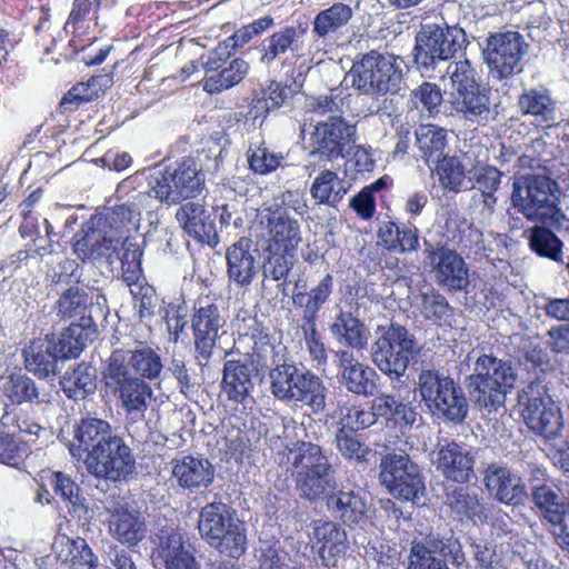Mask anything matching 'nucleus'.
Masks as SVG:
<instances>
[{"label": "nucleus", "mask_w": 569, "mask_h": 569, "mask_svg": "<svg viewBox=\"0 0 569 569\" xmlns=\"http://www.w3.org/2000/svg\"><path fill=\"white\" fill-rule=\"evenodd\" d=\"M466 365L471 370L466 383L475 406L488 413L503 408L507 393L517 380L511 363L492 353L472 349L466 357Z\"/></svg>", "instance_id": "nucleus-1"}, {"label": "nucleus", "mask_w": 569, "mask_h": 569, "mask_svg": "<svg viewBox=\"0 0 569 569\" xmlns=\"http://www.w3.org/2000/svg\"><path fill=\"white\" fill-rule=\"evenodd\" d=\"M271 395L279 401L307 406L312 413L320 415L327 406L329 392L323 380L292 360L280 362L272 359L268 372Z\"/></svg>", "instance_id": "nucleus-2"}, {"label": "nucleus", "mask_w": 569, "mask_h": 569, "mask_svg": "<svg viewBox=\"0 0 569 569\" xmlns=\"http://www.w3.org/2000/svg\"><path fill=\"white\" fill-rule=\"evenodd\" d=\"M292 473L296 489L303 499L315 501L323 497L333 485L335 467L329 462L320 446L298 441L284 453Z\"/></svg>", "instance_id": "nucleus-3"}, {"label": "nucleus", "mask_w": 569, "mask_h": 569, "mask_svg": "<svg viewBox=\"0 0 569 569\" xmlns=\"http://www.w3.org/2000/svg\"><path fill=\"white\" fill-rule=\"evenodd\" d=\"M198 530L200 537L221 555L238 559L246 552L244 523L223 502H209L201 508Z\"/></svg>", "instance_id": "nucleus-4"}, {"label": "nucleus", "mask_w": 569, "mask_h": 569, "mask_svg": "<svg viewBox=\"0 0 569 569\" xmlns=\"http://www.w3.org/2000/svg\"><path fill=\"white\" fill-rule=\"evenodd\" d=\"M402 60L371 50L356 60L349 71L352 88L366 96L397 94L403 84Z\"/></svg>", "instance_id": "nucleus-5"}, {"label": "nucleus", "mask_w": 569, "mask_h": 569, "mask_svg": "<svg viewBox=\"0 0 569 569\" xmlns=\"http://www.w3.org/2000/svg\"><path fill=\"white\" fill-rule=\"evenodd\" d=\"M557 190L556 181L546 174H525L512 183L511 204L530 221L558 220Z\"/></svg>", "instance_id": "nucleus-6"}, {"label": "nucleus", "mask_w": 569, "mask_h": 569, "mask_svg": "<svg viewBox=\"0 0 569 569\" xmlns=\"http://www.w3.org/2000/svg\"><path fill=\"white\" fill-rule=\"evenodd\" d=\"M419 352L420 346L415 336L399 323L381 329L370 348L372 362L392 380L405 376L410 360Z\"/></svg>", "instance_id": "nucleus-7"}, {"label": "nucleus", "mask_w": 569, "mask_h": 569, "mask_svg": "<svg viewBox=\"0 0 569 569\" xmlns=\"http://www.w3.org/2000/svg\"><path fill=\"white\" fill-rule=\"evenodd\" d=\"M550 380L542 373L518 393V405L526 425L536 433L552 438L558 435L560 411L550 393Z\"/></svg>", "instance_id": "nucleus-8"}, {"label": "nucleus", "mask_w": 569, "mask_h": 569, "mask_svg": "<svg viewBox=\"0 0 569 569\" xmlns=\"http://www.w3.org/2000/svg\"><path fill=\"white\" fill-rule=\"evenodd\" d=\"M467 43L466 32L458 26L422 24L416 36L415 63L420 70L428 72L438 63L453 58Z\"/></svg>", "instance_id": "nucleus-9"}, {"label": "nucleus", "mask_w": 569, "mask_h": 569, "mask_svg": "<svg viewBox=\"0 0 569 569\" xmlns=\"http://www.w3.org/2000/svg\"><path fill=\"white\" fill-rule=\"evenodd\" d=\"M102 381L106 390L116 398L126 415L131 418H142L152 398L150 385L123 366V359L118 362L104 361Z\"/></svg>", "instance_id": "nucleus-10"}, {"label": "nucleus", "mask_w": 569, "mask_h": 569, "mask_svg": "<svg viewBox=\"0 0 569 569\" xmlns=\"http://www.w3.org/2000/svg\"><path fill=\"white\" fill-rule=\"evenodd\" d=\"M379 481L396 499L417 503L425 496V477L406 452H388L379 463Z\"/></svg>", "instance_id": "nucleus-11"}, {"label": "nucleus", "mask_w": 569, "mask_h": 569, "mask_svg": "<svg viewBox=\"0 0 569 569\" xmlns=\"http://www.w3.org/2000/svg\"><path fill=\"white\" fill-rule=\"evenodd\" d=\"M148 184L156 199L172 206L198 197L203 190L204 178L194 161L188 159L174 168L156 171L149 177Z\"/></svg>", "instance_id": "nucleus-12"}, {"label": "nucleus", "mask_w": 569, "mask_h": 569, "mask_svg": "<svg viewBox=\"0 0 569 569\" xmlns=\"http://www.w3.org/2000/svg\"><path fill=\"white\" fill-rule=\"evenodd\" d=\"M529 43L518 31L495 32L482 49L485 62L493 79L506 80L522 72Z\"/></svg>", "instance_id": "nucleus-13"}, {"label": "nucleus", "mask_w": 569, "mask_h": 569, "mask_svg": "<svg viewBox=\"0 0 569 569\" xmlns=\"http://www.w3.org/2000/svg\"><path fill=\"white\" fill-rule=\"evenodd\" d=\"M446 559L456 568L466 561L461 542L452 530L415 539L410 547L408 569H450Z\"/></svg>", "instance_id": "nucleus-14"}, {"label": "nucleus", "mask_w": 569, "mask_h": 569, "mask_svg": "<svg viewBox=\"0 0 569 569\" xmlns=\"http://www.w3.org/2000/svg\"><path fill=\"white\" fill-rule=\"evenodd\" d=\"M423 263L439 288L450 292H468L470 276L463 258L443 243L425 240Z\"/></svg>", "instance_id": "nucleus-15"}, {"label": "nucleus", "mask_w": 569, "mask_h": 569, "mask_svg": "<svg viewBox=\"0 0 569 569\" xmlns=\"http://www.w3.org/2000/svg\"><path fill=\"white\" fill-rule=\"evenodd\" d=\"M83 463L88 473L107 482L127 481L133 473L136 459L121 436L101 447L96 455L86 456Z\"/></svg>", "instance_id": "nucleus-16"}, {"label": "nucleus", "mask_w": 569, "mask_h": 569, "mask_svg": "<svg viewBox=\"0 0 569 569\" xmlns=\"http://www.w3.org/2000/svg\"><path fill=\"white\" fill-rule=\"evenodd\" d=\"M355 141L356 126L341 116H331L316 124L311 133L313 149L309 152V158L327 161L343 158Z\"/></svg>", "instance_id": "nucleus-17"}, {"label": "nucleus", "mask_w": 569, "mask_h": 569, "mask_svg": "<svg viewBox=\"0 0 569 569\" xmlns=\"http://www.w3.org/2000/svg\"><path fill=\"white\" fill-rule=\"evenodd\" d=\"M119 243L120 238L107 219L93 218L74 234L73 252L84 262L108 256Z\"/></svg>", "instance_id": "nucleus-18"}, {"label": "nucleus", "mask_w": 569, "mask_h": 569, "mask_svg": "<svg viewBox=\"0 0 569 569\" xmlns=\"http://www.w3.org/2000/svg\"><path fill=\"white\" fill-rule=\"evenodd\" d=\"M482 483L489 496L506 506L518 507L528 498L520 476L499 462L488 463L481 471Z\"/></svg>", "instance_id": "nucleus-19"}, {"label": "nucleus", "mask_w": 569, "mask_h": 569, "mask_svg": "<svg viewBox=\"0 0 569 569\" xmlns=\"http://www.w3.org/2000/svg\"><path fill=\"white\" fill-rule=\"evenodd\" d=\"M226 319L213 303L200 306L191 320L194 347L198 356L209 359L217 348L218 341L226 333Z\"/></svg>", "instance_id": "nucleus-20"}, {"label": "nucleus", "mask_w": 569, "mask_h": 569, "mask_svg": "<svg viewBox=\"0 0 569 569\" xmlns=\"http://www.w3.org/2000/svg\"><path fill=\"white\" fill-rule=\"evenodd\" d=\"M0 390L13 407L29 405L42 407L52 402L51 389L23 372H10L1 377Z\"/></svg>", "instance_id": "nucleus-21"}, {"label": "nucleus", "mask_w": 569, "mask_h": 569, "mask_svg": "<svg viewBox=\"0 0 569 569\" xmlns=\"http://www.w3.org/2000/svg\"><path fill=\"white\" fill-rule=\"evenodd\" d=\"M432 462L446 479L455 482L467 483L475 478L473 453L466 446L456 441L438 443Z\"/></svg>", "instance_id": "nucleus-22"}, {"label": "nucleus", "mask_w": 569, "mask_h": 569, "mask_svg": "<svg viewBox=\"0 0 569 569\" xmlns=\"http://www.w3.org/2000/svg\"><path fill=\"white\" fill-rule=\"evenodd\" d=\"M118 436L107 420L86 417L78 422L69 450L72 457L81 459L83 456L96 455Z\"/></svg>", "instance_id": "nucleus-23"}, {"label": "nucleus", "mask_w": 569, "mask_h": 569, "mask_svg": "<svg viewBox=\"0 0 569 569\" xmlns=\"http://www.w3.org/2000/svg\"><path fill=\"white\" fill-rule=\"evenodd\" d=\"M443 503L453 519L471 521L473 525L485 523L489 519L490 509L483 499L466 487L450 486L446 488Z\"/></svg>", "instance_id": "nucleus-24"}, {"label": "nucleus", "mask_w": 569, "mask_h": 569, "mask_svg": "<svg viewBox=\"0 0 569 569\" xmlns=\"http://www.w3.org/2000/svg\"><path fill=\"white\" fill-rule=\"evenodd\" d=\"M490 90L480 84L460 89L452 93V108L466 120L487 123L498 114L490 98Z\"/></svg>", "instance_id": "nucleus-25"}, {"label": "nucleus", "mask_w": 569, "mask_h": 569, "mask_svg": "<svg viewBox=\"0 0 569 569\" xmlns=\"http://www.w3.org/2000/svg\"><path fill=\"white\" fill-rule=\"evenodd\" d=\"M518 108L522 116L532 118V122L542 128H551L561 121L557 101L547 89H525L518 97Z\"/></svg>", "instance_id": "nucleus-26"}, {"label": "nucleus", "mask_w": 569, "mask_h": 569, "mask_svg": "<svg viewBox=\"0 0 569 569\" xmlns=\"http://www.w3.org/2000/svg\"><path fill=\"white\" fill-rule=\"evenodd\" d=\"M258 250L252 248L249 238H240L226 253L227 273L230 280L244 287L252 282L259 271Z\"/></svg>", "instance_id": "nucleus-27"}, {"label": "nucleus", "mask_w": 569, "mask_h": 569, "mask_svg": "<svg viewBox=\"0 0 569 569\" xmlns=\"http://www.w3.org/2000/svg\"><path fill=\"white\" fill-rule=\"evenodd\" d=\"M108 531L114 540L132 548L146 538L148 530L144 518L138 510L119 506L110 511Z\"/></svg>", "instance_id": "nucleus-28"}, {"label": "nucleus", "mask_w": 569, "mask_h": 569, "mask_svg": "<svg viewBox=\"0 0 569 569\" xmlns=\"http://www.w3.org/2000/svg\"><path fill=\"white\" fill-rule=\"evenodd\" d=\"M326 505L332 516L345 526L363 525L368 519V501L360 491L333 490L326 496Z\"/></svg>", "instance_id": "nucleus-29"}, {"label": "nucleus", "mask_w": 569, "mask_h": 569, "mask_svg": "<svg viewBox=\"0 0 569 569\" xmlns=\"http://www.w3.org/2000/svg\"><path fill=\"white\" fill-rule=\"evenodd\" d=\"M23 358L26 369L40 379L53 380L60 372L61 359L56 351L53 336L33 340L23 350Z\"/></svg>", "instance_id": "nucleus-30"}, {"label": "nucleus", "mask_w": 569, "mask_h": 569, "mask_svg": "<svg viewBox=\"0 0 569 569\" xmlns=\"http://www.w3.org/2000/svg\"><path fill=\"white\" fill-rule=\"evenodd\" d=\"M182 229L194 239L211 247L219 241L216 224L210 213L199 202L188 201L176 212Z\"/></svg>", "instance_id": "nucleus-31"}, {"label": "nucleus", "mask_w": 569, "mask_h": 569, "mask_svg": "<svg viewBox=\"0 0 569 569\" xmlns=\"http://www.w3.org/2000/svg\"><path fill=\"white\" fill-rule=\"evenodd\" d=\"M158 555L166 569H201L194 547L178 531L159 537Z\"/></svg>", "instance_id": "nucleus-32"}, {"label": "nucleus", "mask_w": 569, "mask_h": 569, "mask_svg": "<svg viewBox=\"0 0 569 569\" xmlns=\"http://www.w3.org/2000/svg\"><path fill=\"white\" fill-rule=\"evenodd\" d=\"M172 476L183 489L196 490L209 487L214 479V467L207 459L183 456L171 461Z\"/></svg>", "instance_id": "nucleus-33"}, {"label": "nucleus", "mask_w": 569, "mask_h": 569, "mask_svg": "<svg viewBox=\"0 0 569 569\" xmlns=\"http://www.w3.org/2000/svg\"><path fill=\"white\" fill-rule=\"evenodd\" d=\"M123 359V366L133 370L140 378L154 380L159 378L163 365L158 352L149 346L137 345L133 349H114L104 361H119Z\"/></svg>", "instance_id": "nucleus-34"}, {"label": "nucleus", "mask_w": 569, "mask_h": 569, "mask_svg": "<svg viewBox=\"0 0 569 569\" xmlns=\"http://www.w3.org/2000/svg\"><path fill=\"white\" fill-rule=\"evenodd\" d=\"M307 27L297 29L292 26H286L274 31L271 36L263 39L259 46L260 62L269 66L288 51L295 57H301L303 54L301 38L307 33Z\"/></svg>", "instance_id": "nucleus-35"}, {"label": "nucleus", "mask_w": 569, "mask_h": 569, "mask_svg": "<svg viewBox=\"0 0 569 569\" xmlns=\"http://www.w3.org/2000/svg\"><path fill=\"white\" fill-rule=\"evenodd\" d=\"M97 333V323L90 312L82 316L79 322L72 321L61 332L58 340L54 339L56 351L61 360L78 357L88 341H92Z\"/></svg>", "instance_id": "nucleus-36"}, {"label": "nucleus", "mask_w": 569, "mask_h": 569, "mask_svg": "<svg viewBox=\"0 0 569 569\" xmlns=\"http://www.w3.org/2000/svg\"><path fill=\"white\" fill-rule=\"evenodd\" d=\"M268 250L293 252L301 241L300 224L287 211H276L268 218Z\"/></svg>", "instance_id": "nucleus-37"}, {"label": "nucleus", "mask_w": 569, "mask_h": 569, "mask_svg": "<svg viewBox=\"0 0 569 569\" xmlns=\"http://www.w3.org/2000/svg\"><path fill=\"white\" fill-rule=\"evenodd\" d=\"M333 290V278L327 273L308 291L291 293L293 306L300 310V322H317L319 311L329 300Z\"/></svg>", "instance_id": "nucleus-38"}, {"label": "nucleus", "mask_w": 569, "mask_h": 569, "mask_svg": "<svg viewBox=\"0 0 569 569\" xmlns=\"http://www.w3.org/2000/svg\"><path fill=\"white\" fill-rule=\"evenodd\" d=\"M371 405L376 409L378 421L400 429L411 428L417 420V411L402 400L390 393L377 395Z\"/></svg>", "instance_id": "nucleus-39"}, {"label": "nucleus", "mask_w": 569, "mask_h": 569, "mask_svg": "<svg viewBox=\"0 0 569 569\" xmlns=\"http://www.w3.org/2000/svg\"><path fill=\"white\" fill-rule=\"evenodd\" d=\"M221 388L228 400L242 403L254 388L249 367L239 360L226 361Z\"/></svg>", "instance_id": "nucleus-40"}, {"label": "nucleus", "mask_w": 569, "mask_h": 569, "mask_svg": "<svg viewBox=\"0 0 569 569\" xmlns=\"http://www.w3.org/2000/svg\"><path fill=\"white\" fill-rule=\"evenodd\" d=\"M63 393L70 400H83L97 389V370L88 362L69 368L60 379Z\"/></svg>", "instance_id": "nucleus-41"}, {"label": "nucleus", "mask_w": 569, "mask_h": 569, "mask_svg": "<svg viewBox=\"0 0 569 569\" xmlns=\"http://www.w3.org/2000/svg\"><path fill=\"white\" fill-rule=\"evenodd\" d=\"M411 305L423 320L433 325L441 326L453 317L448 299L433 288L416 293Z\"/></svg>", "instance_id": "nucleus-42"}, {"label": "nucleus", "mask_w": 569, "mask_h": 569, "mask_svg": "<svg viewBox=\"0 0 569 569\" xmlns=\"http://www.w3.org/2000/svg\"><path fill=\"white\" fill-rule=\"evenodd\" d=\"M329 331L342 346L357 350H362L367 346L366 326L349 311L340 310L330 323Z\"/></svg>", "instance_id": "nucleus-43"}, {"label": "nucleus", "mask_w": 569, "mask_h": 569, "mask_svg": "<svg viewBox=\"0 0 569 569\" xmlns=\"http://www.w3.org/2000/svg\"><path fill=\"white\" fill-rule=\"evenodd\" d=\"M455 382V379L449 375L435 369H422L418 375L417 389L421 401L429 410L430 415L435 408L440 403L442 397L448 393V390Z\"/></svg>", "instance_id": "nucleus-44"}, {"label": "nucleus", "mask_w": 569, "mask_h": 569, "mask_svg": "<svg viewBox=\"0 0 569 569\" xmlns=\"http://www.w3.org/2000/svg\"><path fill=\"white\" fill-rule=\"evenodd\" d=\"M531 499L543 519L551 526L561 525L568 519L569 501L565 502L559 492L548 485L535 486Z\"/></svg>", "instance_id": "nucleus-45"}, {"label": "nucleus", "mask_w": 569, "mask_h": 569, "mask_svg": "<svg viewBox=\"0 0 569 569\" xmlns=\"http://www.w3.org/2000/svg\"><path fill=\"white\" fill-rule=\"evenodd\" d=\"M350 184L337 172L326 169L318 173L310 187V194L319 204L335 207L346 196Z\"/></svg>", "instance_id": "nucleus-46"}, {"label": "nucleus", "mask_w": 569, "mask_h": 569, "mask_svg": "<svg viewBox=\"0 0 569 569\" xmlns=\"http://www.w3.org/2000/svg\"><path fill=\"white\" fill-rule=\"evenodd\" d=\"M469 412V403L462 387L456 381L442 397L431 417L446 423L461 425Z\"/></svg>", "instance_id": "nucleus-47"}, {"label": "nucleus", "mask_w": 569, "mask_h": 569, "mask_svg": "<svg viewBox=\"0 0 569 569\" xmlns=\"http://www.w3.org/2000/svg\"><path fill=\"white\" fill-rule=\"evenodd\" d=\"M56 548L58 558L71 569H92L98 563L97 557L83 538L63 537L56 543Z\"/></svg>", "instance_id": "nucleus-48"}, {"label": "nucleus", "mask_w": 569, "mask_h": 569, "mask_svg": "<svg viewBox=\"0 0 569 569\" xmlns=\"http://www.w3.org/2000/svg\"><path fill=\"white\" fill-rule=\"evenodd\" d=\"M48 481L53 491L59 495L63 501L70 505L69 511L78 518H87L89 516V506L87 499L81 495L80 487L72 478L61 471H53L48 477Z\"/></svg>", "instance_id": "nucleus-49"}, {"label": "nucleus", "mask_w": 569, "mask_h": 569, "mask_svg": "<svg viewBox=\"0 0 569 569\" xmlns=\"http://www.w3.org/2000/svg\"><path fill=\"white\" fill-rule=\"evenodd\" d=\"M353 17L352 8L343 2H335L319 11L312 21V32L318 38H326L346 27Z\"/></svg>", "instance_id": "nucleus-50"}, {"label": "nucleus", "mask_w": 569, "mask_h": 569, "mask_svg": "<svg viewBox=\"0 0 569 569\" xmlns=\"http://www.w3.org/2000/svg\"><path fill=\"white\" fill-rule=\"evenodd\" d=\"M415 134L421 157L430 168L432 163L445 157L447 146L445 129L433 124L419 126Z\"/></svg>", "instance_id": "nucleus-51"}, {"label": "nucleus", "mask_w": 569, "mask_h": 569, "mask_svg": "<svg viewBox=\"0 0 569 569\" xmlns=\"http://www.w3.org/2000/svg\"><path fill=\"white\" fill-rule=\"evenodd\" d=\"M530 249L540 257L562 261V241L548 228L535 226L529 230Z\"/></svg>", "instance_id": "nucleus-52"}, {"label": "nucleus", "mask_w": 569, "mask_h": 569, "mask_svg": "<svg viewBox=\"0 0 569 569\" xmlns=\"http://www.w3.org/2000/svg\"><path fill=\"white\" fill-rule=\"evenodd\" d=\"M341 378L346 389L353 395L371 397L377 392L378 375L367 365L360 363L349 371H342Z\"/></svg>", "instance_id": "nucleus-53"}, {"label": "nucleus", "mask_w": 569, "mask_h": 569, "mask_svg": "<svg viewBox=\"0 0 569 569\" xmlns=\"http://www.w3.org/2000/svg\"><path fill=\"white\" fill-rule=\"evenodd\" d=\"M249 70V64L246 60L237 58L233 59L229 67L222 69L218 74L206 78L203 82V90L208 93H218L242 81Z\"/></svg>", "instance_id": "nucleus-54"}, {"label": "nucleus", "mask_w": 569, "mask_h": 569, "mask_svg": "<svg viewBox=\"0 0 569 569\" xmlns=\"http://www.w3.org/2000/svg\"><path fill=\"white\" fill-rule=\"evenodd\" d=\"M89 296L82 288L70 287L61 293L54 309L57 316L63 319L78 318L76 322H79L82 316H89Z\"/></svg>", "instance_id": "nucleus-55"}, {"label": "nucleus", "mask_w": 569, "mask_h": 569, "mask_svg": "<svg viewBox=\"0 0 569 569\" xmlns=\"http://www.w3.org/2000/svg\"><path fill=\"white\" fill-rule=\"evenodd\" d=\"M433 164L440 186L449 192H460L466 178V169L459 158L445 156Z\"/></svg>", "instance_id": "nucleus-56"}, {"label": "nucleus", "mask_w": 569, "mask_h": 569, "mask_svg": "<svg viewBox=\"0 0 569 569\" xmlns=\"http://www.w3.org/2000/svg\"><path fill=\"white\" fill-rule=\"evenodd\" d=\"M0 422L12 435L17 432L32 438L43 431V428L21 407H6Z\"/></svg>", "instance_id": "nucleus-57"}, {"label": "nucleus", "mask_w": 569, "mask_h": 569, "mask_svg": "<svg viewBox=\"0 0 569 569\" xmlns=\"http://www.w3.org/2000/svg\"><path fill=\"white\" fill-rule=\"evenodd\" d=\"M442 102V93L436 83L423 82L411 93L412 106L421 113L436 116Z\"/></svg>", "instance_id": "nucleus-58"}, {"label": "nucleus", "mask_w": 569, "mask_h": 569, "mask_svg": "<svg viewBox=\"0 0 569 569\" xmlns=\"http://www.w3.org/2000/svg\"><path fill=\"white\" fill-rule=\"evenodd\" d=\"M281 152H273L264 143L250 147L248 150L249 168L259 174H267L276 170L282 162Z\"/></svg>", "instance_id": "nucleus-59"}, {"label": "nucleus", "mask_w": 569, "mask_h": 569, "mask_svg": "<svg viewBox=\"0 0 569 569\" xmlns=\"http://www.w3.org/2000/svg\"><path fill=\"white\" fill-rule=\"evenodd\" d=\"M336 446L338 451L349 460L363 462L370 453V449L360 442L352 429H347L345 426L339 428L336 432Z\"/></svg>", "instance_id": "nucleus-60"}, {"label": "nucleus", "mask_w": 569, "mask_h": 569, "mask_svg": "<svg viewBox=\"0 0 569 569\" xmlns=\"http://www.w3.org/2000/svg\"><path fill=\"white\" fill-rule=\"evenodd\" d=\"M268 252L262 266L263 277L273 281L284 279L295 264L293 253L280 250H268Z\"/></svg>", "instance_id": "nucleus-61"}, {"label": "nucleus", "mask_w": 569, "mask_h": 569, "mask_svg": "<svg viewBox=\"0 0 569 569\" xmlns=\"http://www.w3.org/2000/svg\"><path fill=\"white\" fill-rule=\"evenodd\" d=\"M130 293L133 298L134 308L137 309L140 320H150L154 316L159 302L156 289L144 282L141 286L133 287Z\"/></svg>", "instance_id": "nucleus-62"}, {"label": "nucleus", "mask_w": 569, "mask_h": 569, "mask_svg": "<svg viewBox=\"0 0 569 569\" xmlns=\"http://www.w3.org/2000/svg\"><path fill=\"white\" fill-rule=\"evenodd\" d=\"M80 267L79 263L70 258H62L48 268L46 279L52 284H69L71 282L80 281Z\"/></svg>", "instance_id": "nucleus-63"}, {"label": "nucleus", "mask_w": 569, "mask_h": 569, "mask_svg": "<svg viewBox=\"0 0 569 569\" xmlns=\"http://www.w3.org/2000/svg\"><path fill=\"white\" fill-rule=\"evenodd\" d=\"M300 329L311 359L319 365L326 363L328 358L327 349L317 322H302L300 323Z\"/></svg>", "instance_id": "nucleus-64"}]
</instances>
